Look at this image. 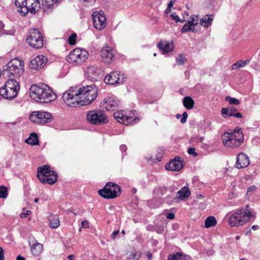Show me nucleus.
Returning <instances> with one entry per match:
<instances>
[{
    "label": "nucleus",
    "instance_id": "obj_17",
    "mask_svg": "<svg viewBox=\"0 0 260 260\" xmlns=\"http://www.w3.org/2000/svg\"><path fill=\"white\" fill-rule=\"evenodd\" d=\"M47 58L44 55H38L30 61L29 67L32 70H39L47 63Z\"/></svg>",
    "mask_w": 260,
    "mask_h": 260
},
{
    "label": "nucleus",
    "instance_id": "obj_51",
    "mask_svg": "<svg viewBox=\"0 0 260 260\" xmlns=\"http://www.w3.org/2000/svg\"><path fill=\"white\" fill-rule=\"evenodd\" d=\"M119 234L118 230L114 231L111 235V238L113 240L115 239V237Z\"/></svg>",
    "mask_w": 260,
    "mask_h": 260
},
{
    "label": "nucleus",
    "instance_id": "obj_25",
    "mask_svg": "<svg viewBox=\"0 0 260 260\" xmlns=\"http://www.w3.org/2000/svg\"><path fill=\"white\" fill-rule=\"evenodd\" d=\"M29 243L30 244V242ZM30 246L31 247V253L33 255L38 256L42 253L43 247V246L42 244L38 242H36L32 245L30 244Z\"/></svg>",
    "mask_w": 260,
    "mask_h": 260
},
{
    "label": "nucleus",
    "instance_id": "obj_3",
    "mask_svg": "<svg viewBox=\"0 0 260 260\" xmlns=\"http://www.w3.org/2000/svg\"><path fill=\"white\" fill-rule=\"evenodd\" d=\"M249 207V205H247L245 208L237 210L230 217L228 220L229 224L232 227L239 226L249 221L253 215L252 213L248 209Z\"/></svg>",
    "mask_w": 260,
    "mask_h": 260
},
{
    "label": "nucleus",
    "instance_id": "obj_24",
    "mask_svg": "<svg viewBox=\"0 0 260 260\" xmlns=\"http://www.w3.org/2000/svg\"><path fill=\"white\" fill-rule=\"evenodd\" d=\"M139 120V119L134 115V113H131L129 115L125 114L122 124L124 125L133 124L137 123Z\"/></svg>",
    "mask_w": 260,
    "mask_h": 260
},
{
    "label": "nucleus",
    "instance_id": "obj_29",
    "mask_svg": "<svg viewBox=\"0 0 260 260\" xmlns=\"http://www.w3.org/2000/svg\"><path fill=\"white\" fill-rule=\"evenodd\" d=\"M213 21L212 15H206L203 17L200 20L201 24L205 27L208 28L212 23Z\"/></svg>",
    "mask_w": 260,
    "mask_h": 260
},
{
    "label": "nucleus",
    "instance_id": "obj_33",
    "mask_svg": "<svg viewBox=\"0 0 260 260\" xmlns=\"http://www.w3.org/2000/svg\"><path fill=\"white\" fill-rule=\"evenodd\" d=\"M193 25H190L187 23H186L184 24L182 29L181 32H185L187 31H192L193 32H196L197 31V29H196Z\"/></svg>",
    "mask_w": 260,
    "mask_h": 260
},
{
    "label": "nucleus",
    "instance_id": "obj_37",
    "mask_svg": "<svg viewBox=\"0 0 260 260\" xmlns=\"http://www.w3.org/2000/svg\"><path fill=\"white\" fill-rule=\"evenodd\" d=\"M141 256V253L139 251H134L129 255L128 258L133 259L134 260H138Z\"/></svg>",
    "mask_w": 260,
    "mask_h": 260
},
{
    "label": "nucleus",
    "instance_id": "obj_1",
    "mask_svg": "<svg viewBox=\"0 0 260 260\" xmlns=\"http://www.w3.org/2000/svg\"><path fill=\"white\" fill-rule=\"evenodd\" d=\"M24 66L23 61L17 58L11 60L4 66L3 68L2 74L10 78L12 76L13 78L8 79L4 85L19 91L20 86L16 79L19 78L23 74Z\"/></svg>",
    "mask_w": 260,
    "mask_h": 260
},
{
    "label": "nucleus",
    "instance_id": "obj_21",
    "mask_svg": "<svg viewBox=\"0 0 260 260\" xmlns=\"http://www.w3.org/2000/svg\"><path fill=\"white\" fill-rule=\"evenodd\" d=\"M173 44L167 41H160L157 44V47L162 54H166L173 49Z\"/></svg>",
    "mask_w": 260,
    "mask_h": 260
},
{
    "label": "nucleus",
    "instance_id": "obj_46",
    "mask_svg": "<svg viewBox=\"0 0 260 260\" xmlns=\"http://www.w3.org/2000/svg\"><path fill=\"white\" fill-rule=\"evenodd\" d=\"M182 117L181 118L180 121L182 123H184L186 122L187 118V113L186 112H184L182 114Z\"/></svg>",
    "mask_w": 260,
    "mask_h": 260
},
{
    "label": "nucleus",
    "instance_id": "obj_40",
    "mask_svg": "<svg viewBox=\"0 0 260 260\" xmlns=\"http://www.w3.org/2000/svg\"><path fill=\"white\" fill-rule=\"evenodd\" d=\"M225 100L231 105H239L240 102L236 98H231L229 96H228L225 98Z\"/></svg>",
    "mask_w": 260,
    "mask_h": 260
},
{
    "label": "nucleus",
    "instance_id": "obj_11",
    "mask_svg": "<svg viewBox=\"0 0 260 260\" xmlns=\"http://www.w3.org/2000/svg\"><path fill=\"white\" fill-rule=\"evenodd\" d=\"M30 120L37 124H46L52 121L53 117L51 113L45 111H34L29 116Z\"/></svg>",
    "mask_w": 260,
    "mask_h": 260
},
{
    "label": "nucleus",
    "instance_id": "obj_18",
    "mask_svg": "<svg viewBox=\"0 0 260 260\" xmlns=\"http://www.w3.org/2000/svg\"><path fill=\"white\" fill-rule=\"evenodd\" d=\"M120 105V101L113 97H108L104 100L103 107L107 111H114Z\"/></svg>",
    "mask_w": 260,
    "mask_h": 260
},
{
    "label": "nucleus",
    "instance_id": "obj_42",
    "mask_svg": "<svg viewBox=\"0 0 260 260\" xmlns=\"http://www.w3.org/2000/svg\"><path fill=\"white\" fill-rule=\"evenodd\" d=\"M164 226L163 225L155 226L154 231L158 234H161L164 232Z\"/></svg>",
    "mask_w": 260,
    "mask_h": 260
},
{
    "label": "nucleus",
    "instance_id": "obj_9",
    "mask_svg": "<svg viewBox=\"0 0 260 260\" xmlns=\"http://www.w3.org/2000/svg\"><path fill=\"white\" fill-rule=\"evenodd\" d=\"M88 56V52L85 50L76 48L71 51L67 56V61L70 63L80 64L84 62Z\"/></svg>",
    "mask_w": 260,
    "mask_h": 260
},
{
    "label": "nucleus",
    "instance_id": "obj_54",
    "mask_svg": "<svg viewBox=\"0 0 260 260\" xmlns=\"http://www.w3.org/2000/svg\"><path fill=\"white\" fill-rule=\"evenodd\" d=\"M155 189L161 191V194H164L167 191V189L165 187H159L158 188H156Z\"/></svg>",
    "mask_w": 260,
    "mask_h": 260
},
{
    "label": "nucleus",
    "instance_id": "obj_59",
    "mask_svg": "<svg viewBox=\"0 0 260 260\" xmlns=\"http://www.w3.org/2000/svg\"><path fill=\"white\" fill-rule=\"evenodd\" d=\"M175 3V1L173 0H171L170 3L168 5V7H169V9H171V8L173 7Z\"/></svg>",
    "mask_w": 260,
    "mask_h": 260
},
{
    "label": "nucleus",
    "instance_id": "obj_19",
    "mask_svg": "<svg viewBox=\"0 0 260 260\" xmlns=\"http://www.w3.org/2000/svg\"><path fill=\"white\" fill-rule=\"evenodd\" d=\"M180 157H176L165 166L166 169L172 171H179L183 168L182 161Z\"/></svg>",
    "mask_w": 260,
    "mask_h": 260
},
{
    "label": "nucleus",
    "instance_id": "obj_14",
    "mask_svg": "<svg viewBox=\"0 0 260 260\" xmlns=\"http://www.w3.org/2000/svg\"><path fill=\"white\" fill-rule=\"evenodd\" d=\"M103 12L100 11L99 13L94 12L92 15V20L94 27L98 30H101L105 27L106 17Z\"/></svg>",
    "mask_w": 260,
    "mask_h": 260
},
{
    "label": "nucleus",
    "instance_id": "obj_39",
    "mask_svg": "<svg viewBox=\"0 0 260 260\" xmlns=\"http://www.w3.org/2000/svg\"><path fill=\"white\" fill-rule=\"evenodd\" d=\"M77 35L72 33L68 39V43L71 45H74L76 43Z\"/></svg>",
    "mask_w": 260,
    "mask_h": 260
},
{
    "label": "nucleus",
    "instance_id": "obj_35",
    "mask_svg": "<svg viewBox=\"0 0 260 260\" xmlns=\"http://www.w3.org/2000/svg\"><path fill=\"white\" fill-rule=\"evenodd\" d=\"M125 116V114H124L121 111H117L114 113L113 116L114 118L119 123H123V120L124 118V117Z\"/></svg>",
    "mask_w": 260,
    "mask_h": 260
},
{
    "label": "nucleus",
    "instance_id": "obj_34",
    "mask_svg": "<svg viewBox=\"0 0 260 260\" xmlns=\"http://www.w3.org/2000/svg\"><path fill=\"white\" fill-rule=\"evenodd\" d=\"M49 224L51 228L56 229L60 225V221L57 217H51L49 219Z\"/></svg>",
    "mask_w": 260,
    "mask_h": 260
},
{
    "label": "nucleus",
    "instance_id": "obj_55",
    "mask_svg": "<svg viewBox=\"0 0 260 260\" xmlns=\"http://www.w3.org/2000/svg\"><path fill=\"white\" fill-rule=\"evenodd\" d=\"M237 63L238 64V67L239 68L244 67V66L243 64V60H238L237 62Z\"/></svg>",
    "mask_w": 260,
    "mask_h": 260
},
{
    "label": "nucleus",
    "instance_id": "obj_47",
    "mask_svg": "<svg viewBox=\"0 0 260 260\" xmlns=\"http://www.w3.org/2000/svg\"><path fill=\"white\" fill-rule=\"evenodd\" d=\"M171 17L173 20H175L176 22H183V21L181 20L179 16L177 15H176L175 13L172 14L171 15Z\"/></svg>",
    "mask_w": 260,
    "mask_h": 260
},
{
    "label": "nucleus",
    "instance_id": "obj_31",
    "mask_svg": "<svg viewBox=\"0 0 260 260\" xmlns=\"http://www.w3.org/2000/svg\"><path fill=\"white\" fill-rule=\"evenodd\" d=\"M183 104L186 109L190 110L193 108L194 102L191 97L187 96L184 98Z\"/></svg>",
    "mask_w": 260,
    "mask_h": 260
},
{
    "label": "nucleus",
    "instance_id": "obj_43",
    "mask_svg": "<svg viewBox=\"0 0 260 260\" xmlns=\"http://www.w3.org/2000/svg\"><path fill=\"white\" fill-rule=\"evenodd\" d=\"M187 152L190 155H192L194 156H197L198 153L196 152V148L194 147H189L187 150Z\"/></svg>",
    "mask_w": 260,
    "mask_h": 260
},
{
    "label": "nucleus",
    "instance_id": "obj_6",
    "mask_svg": "<svg viewBox=\"0 0 260 260\" xmlns=\"http://www.w3.org/2000/svg\"><path fill=\"white\" fill-rule=\"evenodd\" d=\"M121 189L119 185L113 183L108 182L104 188L98 191L99 194L103 198L114 199L120 194Z\"/></svg>",
    "mask_w": 260,
    "mask_h": 260
},
{
    "label": "nucleus",
    "instance_id": "obj_28",
    "mask_svg": "<svg viewBox=\"0 0 260 260\" xmlns=\"http://www.w3.org/2000/svg\"><path fill=\"white\" fill-rule=\"evenodd\" d=\"M39 4V0H32L31 1L27 2L26 6L28 8V12H29L32 14L36 13L38 11V9H36V7Z\"/></svg>",
    "mask_w": 260,
    "mask_h": 260
},
{
    "label": "nucleus",
    "instance_id": "obj_41",
    "mask_svg": "<svg viewBox=\"0 0 260 260\" xmlns=\"http://www.w3.org/2000/svg\"><path fill=\"white\" fill-rule=\"evenodd\" d=\"M176 60L178 64L182 65L186 61V59L182 54H179L178 57L176 58Z\"/></svg>",
    "mask_w": 260,
    "mask_h": 260
},
{
    "label": "nucleus",
    "instance_id": "obj_7",
    "mask_svg": "<svg viewBox=\"0 0 260 260\" xmlns=\"http://www.w3.org/2000/svg\"><path fill=\"white\" fill-rule=\"evenodd\" d=\"M80 94H78V89L75 90L73 87L70 88L69 91L65 92L62 99L64 103L69 107H76L78 106H81L80 102H82Z\"/></svg>",
    "mask_w": 260,
    "mask_h": 260
},
{
    "label": "nucleus",
    "instance_id": "obj_44",
    "mask_svg": "<svg viewBox=\"0 0 260 260\" xmlns=\"http://www.w3.org/2000/svg\"><path fill=\"white\" fill-rule=\"evenodd\" d=\"M221 114L223 115L224 118H226L229 116V110L228 108H223L221 110Z\"/></svg>",
    "mask_w": 260,
    "mask_h": 260
},
{
    "label": "nucleus",
    "instance_id": "obj_45",
    "mask_svg": "<svg viewBox=\"0 0 260 260\" xmlns=\"http://www.w3.org/2000/svg\"><path fill=\"white\" fill-rule=\"evenodd\" d=\"M256 187L254 185L250 186L248 189L247 191V195H251L255 190Z\"/></svg>",
    "mask_w": 260,
    "mask_h": 260
},
{
    "label": "nucleus",
    "instance_id": "obj_15",
    "mask_svg": "<svg viewBox=\"0 0 260 260\" xmlns=\"http://www.w3.org/2000/svg\"><path fill=\"white\" fill-rule=\"evenodd\" d=\"M100 56L103 61L109 63L115 56V51L108 45L105 46L101 50Z\"/></svg>",
    "mask_w": 260,
    "mask_h": 260
},
{
    "label": "nucleus",
    "instance_id": "obj_60",
    "mask_svg": "<svg viewBox=\"0 0 260 260\" xmlns=\"http://www.w3.org/2000/svg\"><path fill=\"white\" fill-rule=\"evenodd\" d=\"M0 258H4V251L2 247H0Z\"/></svg>",
    "mask_w": 260,
    "mask_h": 260
},
{
    "label": "nucleus",
    "instance_id": "obj_20",
    "mask_svg": "<svg viewBox=\"0 0 260 260\" xmlns=\"http://www.w3.org/2000/svg\"><path fill=\"white\" fill-rule=\"evenodd\" d=\"M250 164L248 156L244 153H241L236 157V167L238 169L245 168Z\"/></svg>",
    "mask_w": 260,
    "mask_h": 260
},
{
    "label": "nucleus",
    "instance_id": "obj_48",
    "mask_svg": "<svg viewBox=\"0 0 260 260\" xmlns=\"http://www.w3.org/2000/svg\"><path fill=\"white\" fill-rule=\"evenodd\" d=\"M229 110V116H233L234 113L237 110V109L233 107L228 108Z\"/></svg>",
    "mask_w": 260,
    "mask_h": 260
},
{
    "label": "nucleus",
    "instance_id": "obj_38",
    "mask_svg": "<svg viewBox=\"0 0 260 260\" xmlns=\"http://www.w3.org/2000/svg\"><path fill=\"white\" fill-rule=\"evenodd\" d=\"M229 134H231L233 135V136H235V137H240L241 135L242 136V138H243V140L244 139V136H243V132H242V130L241 129V128H236V129L234 130V132H231V133H229Z\"/></svg>",
    "mask_w": 260,
    "mask_h": 260
},
{
    "label": "nucleus",
    "instance_id": "obj_22",
    "mask_svg": "<svg viewBox=\"0 0 260 260\" xmlns=\"http://www.w3.org/2000/svg\"><path fill=\"white\" fill-rule=\"evenodd\" d=\"M60 0H42L43 10L46 12H50L53 9L55 4L58 3Z\"/></svg>",
    "mask_w": 260,
    "mask_h": 260
},
{
    "label": "nucleus",
    "instance_id": "obj_53",
    "mask_svg": "<svg viewBox=\"0 0 260 260\" xmlns=\"http://www.w3.org/2000/svg\"><path fill=\"white\" fill-rule=\"evenodd\" d=\"M120 150L122 152H126L127 150V147L125 145H121L120 146Z\"/></svg>",
    "mask_w": 260,
    "mask_h": 260
},
{
    "label": "nucleus",
    "instance_id": "obj_5",
    "mask_svg": "<svg viewBox=\"0 0 260 260\" xmlns=\"http://www.w3.org/2000/svg\"><path fill=\"white\" fill-rule=\"evenodd\" d=\"M78 94L81 95L80 99L82 100V102H80L81 106L88 105L95 100L98 89L94 84L85 86L78 89Z\"/></svg>",
    "mask_w": 260,
    "mask_h": 260
},
{
    "label": "nucleus",
    "instance_id": "obj_57",
    "mask_svg": "<svg viewBox=\"0 0 260 260\" xmlns=\"http://www.w3.org/2000/svg\"><path fill=\"white\" fill-rule=\"evenodd\" d=\"M155 226L153 225H149L147 226V229L150 231H154Z\"/></svg>",
    "mask_w": 260,
    "mask_h": 260
},
{
    "label": "nucleus",
    "instance_id": "obj_63",
    "mask_svg": "<svg viewBox=\"0 0 260 260\" xmlns=\"http://www.w3.org/2000/svg\"><path fill=\"white\" fill-rule=\"evenodd\" d=\"M16 260H25V258L21 255H18L16 257Z\"/></svg>",
    "mask_w": 260,
    "mask_h": 260
},
{
    "label": "nucleus",
    "instance_id": "obj_52",
    "mask_svg": "<svg viewBox=\"0 0 260 260\" xmlns=\"http://www.w3.org/2000/svg\"><path fill=\"white\" fill-rule=\"evenodd\" d=\"M167 218L169 219H173L175 218V214L173 213H169L167 214Z\"/></svg>",
    "mask_w": 260,
    "mask_h": 260
},
{
    "label": "nucleus",
    "instance_id": "obj_12",
    "mask_svg": "<svg viewBox=\"0 0 260 260\" xmlns=\"http://www.w3.org/2000/svg\"><path fill=\"white\" fill-rule=\"evenodd\" d=\"M222 141L224 145L226 147H237L241 145L243 142V138L242 135L238 138L226 132L222 136Z\"/></svg>",
    "mask_w": 260,
    "mask_h": 260
},
{
    "label": "nucleus",
    "instance_id": "obj_64",
    "mask_svg": "<svg viewBox=\"0 0 260 260\" xmlns=\"http://www.w3.org/2000/svg\"><path fill=\"white\" fill-rule=\"evenodd\" d=\"M74 255L73 254H71V255H69L68 256L67 258L69 259V260H74Z\"/></svg>",
    "mask_w": 260,
    "mask_h": 260
},
{
    "label": "nucleus",
    "instance_id": "obj_13",
    "mask_svg": "<svg viewBox=\"0 0 260 260\" xmlns=\"http://www.w3.org/2000/svg\"><path fill=\"white\" fill-rule=\"evenodd\" d=\"M104 81L111 85L122 83L124 82V76L118 71H113L105 76Z\"/></svg>",
    "mask_w": 260,
    "mask_h": 260
},
{
    "label": "nucleus",
    "instance_id": "obj_23",
    "mask_svg": "<svg viewBox=\"0 0 260 260\" xmlns=\"http://www.w3.org/2000/svg\"><path fill=\"white\" fill-rule=\"evenodd\" d=\"M177 194L178 196L175 199L179 200H183L190 196V191L187 186H184L177 191Z\"/></svg>",
    "mask_w": 260,
    "mask_h": 260
},
{
    "label": "nucleus",
    "instance_id": "obj_61",
    "mask_svg": "<svg viewBox=\"0 0 260 260\" xmlns=\"http://www.w3.org/2000/svg\"><path fill=\"white\" fill-rule=\"evenodd\" d=\"M88 222L86 220L82 221V228H85L88 226Z\"/></svg>",
    "mask_w": 260,
    "mask_h": 260
},
{
    "label": "nucleus",
    "instance_id": "obj_32",
    "mask_svg": "<svg viewBox=\"0 0 260 260\" xmlns=\"http://www.w3.org/2000/svg\"><path fill=\"white\" fill-rule=\"evenodd\" d=\"M216 223L217 222L214 216H210L205 220V227L206 228H209L210 227L214 226L216 225Z\"/></svg>",
    "mask_w": 260,
    "mask_h": 260
},
{
    "label": "nucleus",
    "instance_id": "obj_62",
    "mask_svg": "<svg viewBox=\"0 0 260 260\" xmlns=\"http://www.w3.org/2000/svg\"><path fill=\"white\" fill-rule=\"evenodd\" d=\"M238 68H239L238 67V64H237V62L233 64L232 66V70H233L237 69Z\"/></svg>",
    "mask_w": 260,
    "mask_h": 260
},
{
    "label": "nucleus",
    "instance_id": "obj_4",
    "mask_svg": "<svg viewBox=\"0 0 260 260\" xmlns=\"http://www.w3.org/2000/svg\"><path fill=\"white\" fill-rule=\"evenodd\" d=\"M37 176L42 183H47L51 185L54 184L58 178L57 173L54 171H51L50 166L48 165L39 167L37 169Z\"/></svg>",
    "mask_w": 260,
    "mask_h": 260
},
{
    "label": "nucleus",
    "instance_id": "obj_8",
    "mask_svg": "<svg viewBox=\"0 0 260 260\" xmlns=\"http://www.w3.org/2000/svg\"><path fill=\"white\" fill-rule=\"evenodd\" d=\"M87 121L93 125H101L108 122V119L103 111H90L86 114Z\"/></svg>",
    "mask_w": 260,
    "mask_h": 260
},
{
    "label": "nucleus",
    "instance_id": "obj_58",
    "mask_svg": "<svg viewBox=\"0 0 260 260\" xmlns=\"http://www.w3.org/2000/svg\"><path fill=\"white\" fill-rule=\"evenodd\" d=\"M194 21V19L192 18V20L188 21L187 23L193 26H196L197 24V22H195Z\"/></svg>",
    "mask_w": 260,
    "mask_h": 260
},
{
    "label": "nucleus",
    "instance_id": "obj_30",
    "mask_svg": "<svg viewBox=\"0 0 260 260\" xmlns=\"http://www.w3.org/2000/svg\"><path fill=\"white\" fill-rule=\"evenodd\" d=\"M86 73L92 79H95L99 75V69L93 66L89 67L86 70Z\"/></svg>",
    "mask_w": 260,
    "mask_h": 260
},
{
    "label": "nucleus",
    "instance_id": "obj_36",
    "mask_svg": "<svg viewBox=\"0 0 260 260\" xmlns=\"http://www.w3.org/2000/svg\"><path fill=\"white\" fill-rule=\"evenodd\" d=\"M8 196V189L7 188L4 186H0V198L5 199Z\"/></svg>",
    "mask_w": 260,
    "mask_h": 260
},
{
    "label": "nucleus",
    "instance_id": "obj_49",
    "mask_svg": "<svg viewBox=\"0 0 260 260\" xmlns=\"http://www.w3.org/2000/svg\"><path fill=\"white\" fill-rule=\"evenodd\" d=\"M163 153L164 152L162 149L159 150V151L158 152V155L156 156V158L158 161H161V159L163 156Z\"/></svg>",
    "mask_w": 260,
    "mask_h": 260
},
{
    "label": "nucleus",
    "instance_id": "obj_27",
    "mask_svg": "<svg viewBox=\"0 0 260 260\" xmlns=\"http://www.w3.org/2000/svg\"><path fill=\"white\" fill-rule=\"evenodd\" d=\"M25 142L31 146L38 145L39 141L38 135L36 133H31L29 137L25 140Z\"/></svg>",
    "mask_w": 260,
    "mask_h": 260
},
{
    "label": "nucleus",
    "instance_id": "obj_16",
    "mask_svg": "<svg viewBox=\"0 0 260 260\" xmlns=\"http://www.w3.org/2000/svg\"><path fill=\"white\" fill-rule=\"evenodd\" d=\"M18 92L19 91H17V89L11 88L5 85H3L0 88L1 96L3 98L9 100H11L16 98L18 94Z\"/></svg>",
    "mask_w": 260,
    "mask_h": 260
},
{
    "label": "nucleus",
    "instance_id": "obj_56",
    "mask_svg": "<svg viewBox=\"0 0 260 260\" xmlns=\"http://www.w3.org/2000/svg\"><path fill=\"white\" fill-rule=\"evenodd\" d=\"M233 116L236 117L237 118H241L242 117V115L239 112L234 113Z\"/></svg>",
    "mask_w": 260,
    "mask_h": 260
},
{
    "label": "nucleus",
    "instance_id": "obj_10",
    "mask_svg": "<svg viewBox=\"0 0 260 260\" xmlns=\"http://www.w3.org/2000/svg\"><path fill=\"white\" fill-rule=\"evenodd\" d=\"M26 42L32 47L39 49L43 45V38L42 34L37 28L30 31V35L26 39Z\"/></svg>",
    "mask_w": 260,
    "mask_h": 260
},
{
    "label": "nucleus",
    "instance_id": "obj_26",
    "mask_svg": "<svg viewBox=\"0 0 260 260\" xmlns=\"http://www.w3.org/2000/svg\"><path fill=\"white\" fill-rule=\"evenodd\" d=\"M189 256L183 254L181 252H177L174 254H170L168 260H189Z\"/></svg>",
    "mask_w": 260,
    "mask_h": 260
},
{
    "label": "nucleus",
    "instance_id": "obj_2",
    "mask_svg": "<svg viewBox=\"0 0 260 260\" xmlns=\"http://www.w3.org/2000/svg\"><path fill=\"white\" fill-rule=\"evenodd\" d=\"M38 86L36 84L32 85L29 89L30 97L34 100L40 103H50L57 98L56 94L49 89Z\"/></svg>",
    "mask_w": 260,
    "mask_h": 260
},
{
    "label": "nucleus",
    "instance_id": "obj_50",
    "mask_svg": "<svg viewBox=\"0 0 260 260\" xmlns=\"http://www.w3.org/2000/svg\"><path fill=\"white\" fill-rule=\"evenodd\" d=\"M31 212L30 210H27L26 213H21L20 215L21 218H26L27 215H29Z\"/></svg>",
    "mask_w": 260,
    "mask_h": 260
}]
</instances>
